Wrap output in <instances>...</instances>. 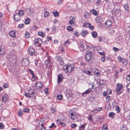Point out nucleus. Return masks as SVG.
I'll return each mask as SVG.
<instances>
[{
	"instance_id": "nucleus-1",
	"label": "nucleus",
	"mask_w": 130,
	"mask_h": 130,
	"mask_svg": "<svg viewBox=\"0 0 130 130\" xmlns=\"http://www.w3.org/2000/svg\"><path fill=\"white\" fill-rule=\"evenodd\" d=\"M74 66L73 64L67 65L63 68L64 70L66 72L70 73L74 70Z\"/></svg>"
},
{
	"instance_id": "nucleus-2",
	"label": "nucleus",
	"mask_w": 130,
	"mask_h": 130,
	"mask_svg": "<svg viewBox=\"0 0 130 130\" xmlns=\"http://www.w3.org/2000/svg\"><path fill=\"white\" fill-rule=\"evenodd\" d=\"M94 54V53L93 52L90 51H87L85 55L86 59L87 60H90L91 59V57Z\"/></svg>"
},
{
	"instance_id": "nucleus-3",
	"label": "nucleus",
	"mask_w": 130,
	"mask_h": 130,
	"mask_svg": "<svg viewBox=\"0 0 130 130\" xmlns=\"http://www.w3.org/2000/svg\"><path fill=\"white\" fill-rule=\"evenodd\" d=\"M25 11L28 15L33 17L34 15V11L32 8H26Z\"/></svg>"
},
{
	"instance_id": "nucleus-4",
	"label": "nucleus",
	"mask_w": 130,
	"mask_h": 130,
	"mask_svg": "<svg viewBox=\"0 0 130 130\" xmlns=\"http://www.w3.org/2000/svg\"><path fill=\"white\" fill-rule=\"evenodd\" d=\"M117 87L116 89V92L118 95L120 94L122 92V89L123 85L121 84H118Z\"/></svg>"
},
{
	"instance_id": "nucleus-5",
	"label": "nucleus",
	"mask_w": 130,
	"mask_h": 130,
	"mask_svg": "<svg viewBox=\"0 0 130 130\" xmlns=\"http://www.w3.org/2000/svg\"><path fill=\"white\" fill-rule=\"evenodd\" d=\"M29 63V60L27 58L24 59L21 62L23 66H27Z\"/></svg>"
},
{
	"instance_id": "nucleus-6",
	"label": "nucleus",
	"mask_w": 130,
	"mask_h": 130,
	"mask_svg": "<svg viewBox=\"0 0 130 130\" xmlns=\"http://www.w3.org/2000/svg\"><path fill=\"white\" fill-rule=\"evenodd\" d=\"M79 46L80 50L81 51H83L84 50L86 49L87 48L86 45L85 44H84L83 42H80L79 44Z\"/></svg>"
},
{
	"instance_id": "nucleus-7",
	"label": "nucleus",
	"mask_w": 130,
	"mask_h": 130,
	"mask_svg": "<svg viewBox=\"0 0 130 130\" xmlns=\"http://www.w3.org/2000/svg\"><path fill=\"white\" fill-rule=\"evenodd\" d=\"M70 20L69 21V24L72 26L74 25V22L75 21L74 18L72 16H71L70 17Z\"/></svg>"
},
{
	"instance_id": "nucleus-8",
	"label": "nucleus",
	"mask_w": 130,
	"mask_h": 130,
	"mask_svg": "<svg viewBox=\"0 0 130 130\" xmlns=\"http://www.w3.org/2000/svg\"><path fill=\"white\" fill-rule=\"evenodd\" d=\"M36 87L37 89H40L42 88L43 84L40 82H38L36 83L35 84Z\"/></svg>"
},
{
	"instance_id": "nucleus-9",
	"label": "nucleus",
	"mask_w": 130,
	"mask_h": 130,
	"mask_svg": "<svg viewBox=\"0 0 130 130\" xmlns=\"http://www.w3.org/2000/svg\"><path fill=\"white\" fill-rule=\"evenodd\" d=\"M63 77L62 74H59L58 75L57 77V83L58 84H59L62 81Z\"/></svg>"
},
{
	"instance_id": "nucleus-10",
	"label": "nucleus",
	"mask_w": 130,
	"mask_h": 130,
	"mask_svg": "<svg viewBox=\"0 0 130 130\" xmlns=\"http://www.w3.org/2000/svg\"><path fill=\"white\" fill-rule=\"evenodd\" d=\"M112 23L111 21L107 20L105 23V26L106 28L110 27Z\"/></svg>"
},
{
	"instance_id": "nucleus-11",
	"label": "nucleus",
	"mask_w": 130,
	"mask_h": 130,
	"mask_svg": "<svg viewBox=\"0 0 130 130\" xmlns=\"http://www.w3.org/2000/svg\"><path fill=\"white\" fill-rule=\"evenodd\" d=\"M42 43V40L40 39H37L35 41V45L36 46H40Z\"/></svg>"
},
{
	"instance_id": "nucleus-12",
	"label": "nucleus",
	"mask_w": 130,
	"mask_h": 130,
	"mask_svg": "<svg viewBox=\"0 0 130 130\" xmlns=\"http://www.w3.org/2000/svg\"><path fill=\"white\" fill-rule=\"evenodd\" d=\"M7 57L9 61H12L15 58V56L13 54H10L8 55Z\"/></svg>"
},
{
	"instance_id": "nucleus-13",
	"label": "nucleus",
	"mask_w": 130,
	"mask_h": 130,
	"mask_svg": "<svg viewBox=\"0 0 130 130\" xmlns=\"http://www.w3.org/2000/svg\"><path fill=\"white\" fill-rule=\"evenodd\" d=\"M28 51L30 54L31 56L33 55L35 53V51L34 49L31 47H29Z\"/></svg>"
},
{
	"instance_id": "nucleus-14",
	"label": "nucleus",
	"mask_w": 130,
	"mask_h": 130,
	"mask_svg": "<svg viewBox=\"0 0 130 130\" xmlns=\"http://www.w3.org/2000/svg\"><path fill=\"white\" fill-rule=\"evenodd\" d=\"M14 19L17 21H19L21 19V17L18 14L16 13L13 15Z\"/></svg>"
},
{
	"instance_id": "nucleus-15",
	"label": "nucleus",
	"mask_w": 130,
	"mask_h": 130,
	"mask_svg": "<svg viewBox=\"0 0 130 130\" xmlns=\"http://www.w3.org/2000/svg\"><path fill=\"white\" fill-rule=\"evenodd\" d=\"M8 96L7 95H4L2 97V100L4 102H5L8 100Z\"/></svg>"
},
{
	"instance_id": "nucleus-16",
	"label": "nucleus",
	"mask_w": 130,
	"mask_h": 130,
	"mask_svg": "<svg viewBox=\"0 0 130 130\" xmlns=\"http://www.w3.org/2000/svg\"><path fill=\"white\" fill-rule=\"evenodd\" d=\"M92 91L91 89H89L86 90L85 92L83 93L82 96H84V95L86 94V95Z\"/></svg>"
},
{
	"instance_id": "nucleus-17",
	"label": "nucleus",
	"mask_w": 130,
	"mask_h": 130,
	"mask_svg": "<svg viewBox=\"0 0 130 130\" xmlns=\"http://www.w3.org/2000/svg\"><path fill=\"white\" fill-rule=\"evenodd\" d=\"M10 36L12 37H15V31H11L9 33Z\"/></svg>"
},
{
	"instance_id": "nucleus-18",
	"label": "nucleus",
	"mask_w": 130,
	"mask_h": 130,
	"mask_svg": "<svg viewBox=\"0 0 130 130\" xmlns=\"http://www.w3.org/2000/svg\"><path fill=\"white\" fill-rule=\"evenodd\" d=\"M94 74L98 76H99L100 73V71L98 69H95L94 72Z\"/></svg>"
},
{
	"instance_id": "nucleus-19",
	"label": "nucleus",
	"mask_w": 130,
	"mask_h": 130,
	"mask_svg": "<svg viewBox=\"0 0 130 130\" xmlns=\"http://www.w3.org/2000/svg\"><path fill=\"white\" fill-rule=\"evenodd\" d=\"M115 13L116 15L120 16L121 14L120 10L118 9H116L115 11Z\"/></svg>"
},
{
	"instance_id": "nucleus-20",
	"label": "nucleus",
	"mask_w": 130,
	"mask_h": 130,
	"mask_svg": "<svg viewBox=\"0 0 130 130\" xmlns=\"http://www.w3.org/2000/svg\"><path fill=\"white\" fill-rule=\"evenodd\" d=\"M96 21L98 23L101 22L102 21L101 17L99 16H97L95 19Z\"/></svg>"
},
{
	"instance_id": "nucleus-21",
	"label": "nucleus",
	"mask_w": 130,
	"mask_h": 130,
	"mask_svg": "<svg viewBox=\"0 0 130 130\" xmlns=\"http://www.w3.org/2000/svg\"><path fill=\"white\" fill-rule=\"evenodd\" d=\"M87 34V31L86 30L82 31L81 32V35L84 37Z\"/></svg>"
},
{
	"instance_id": "nucleus-22",
	"label": "nucleus",
	"mask_w": 130,
	"mask_h": 130,
	"mask_svg": "<svg viewBox=\"0 0 130 130\" xmlns=\"http://www.w3.org/2000/svg\"><path fill=\"white\" fill-rule=\"evenodd\" d=\"M28 93L31 97L32 95H33L34 94V90L32 89H30L29 90L28 92Z\"/></svg>"
},
{
	"instance_id": "nucleus-23",
	"label": "nucleus",
	"mask_w": 130,
	"mask_h": 130,
	"mask_svg": "<svg viewBox=\"0 0 130 130\" xmlns=\"http://www.w3.org/2000/svg\"><path fill=\"white\" fill-rule=\"evenodd\" d=\"M69 114L70 115L71 118L73 120L75 119V118L74 117V112H72V111H70L69 112Z\"/></svg>"
},
{
	"instance_id": "nucleus-24",
	"label": "nucleus",
	"mask_w": 130,
	"mask_h": 130,
	"mask_svg": "<svg viewBox=\"0 0 130 130\" xmlns=\"http://www.w3.org/2000/svg\"><path fill=\"white\" fill-rule=\"evenodd\" d=\"M123 7L125 10H128L129 9V5L127 3L124 4L123 5Z\"/></svg>"
},
{
	"instance_id": "nucleus-25",
	"label": "nucleus",
	"mask_w": 130,
	"mask_h": 130,
	"mask_svg": "<svg viewBox=\"0 0 130 130\" xmlns=\"http://www.w3.org/2000/svg\"><path fill=\"white\" fill-rule=\"evenodd\" d=\"M24 11L22 10H20L19 11L18 13L17 14H18L21 17L24 14Z\"/></svg>"
},
{
	"instance_id": "nucleus-26",
	"label": "nucleus",
	"mask_w": 130,
	"mask_h": 130,
	"mask_svg": "<svg viewBox=\"0 0 130 130\" xmlns=\"http://www.w3.org/2000/svg\"><path fill=\"white\" fill-rule=\"evenodd\" d=\"M121 62L123 64L126 65L127 63V61L126 60L124 59L123 58L121 60Z\"/></svg>"
},
{
	"instance_id": "nucleus-27",
	"label": "nucleus",
	"mask_w": 130,
	"mask_h": 130,
	"mask_svg": "<svg viewBox=\"0 0 130 130\" xmlns=\"http://www.w3.org/2000/svg\"><path fill=\"white\" fill-rule=\"evenodd\" d=\"M38 35L41 36L42 37H43L45 35V34L43 33L42 31L38 32Z\"/></svg>"
},
{
	"instance_id": "nucleus-28",
	"label": "nucleus",
	"mask_w": 130,
	"mask_h": 130,
	"mask_svg": "<svg viewBox=\"0 0 130 130\" xmlns=\"http://www.w3.org/2000/svg\"><path fill=\"white\" fill-rule=\"evenodd\" d=\"M55 59L57 60L61 61V63H63V61L62 60V59L61 57L59 56H57L55 57Z\"/></svg>"
},
{
	"instance_id": "nucleus-29",
	"label": "nucleus",
	"mask_w": 130,
	"mask_h": 130,
	"mask_svg": "<svg viewBox=\"0 0 130 130\" xmlns=\"http://www.w3.org/2000/svg\"><path fill=\"white\" fill-rule=\"evenodd\" d=\"M92 35L93 37L96 38L98 34L96 32L93 31L92 33Z\"/></svg>"
},
{
	"instance_id": "nucleus-30",
	"label": "nucleus",
	"mask_w": 130,
	"mask_h": 130,
	"mask_svg": "<svg viewBox=\"0 0 130 130\" xmlns=\"http://www.w3.org/2000/svg\"><path fill=\"white\" fill-rule=\"evenodd\" d=\"M32 75V76L31 78L32 80V81H34L36 80L37 79V78L36 76L34 74Z\"/></svg>"
},
{
	"instance_id": "nucleus-31",
	"label": "nucleus",
	"mask_w": 130,
	"mask_h": 130,
	"mask_svg": "<svg viewBox=\"0 0 130 130\" xmlns=\"http://www.w3.org/2000/svg\"><path fill=\"white\" fill-rule=\"evenodd\" d=\"M67 29L69 31H72L73 30V28L70 26H68L67 27Z\"/></svg>"
},
{
	"instance_id": "nucleus-32",
	"label": "nucleus",
	"mask_w": 130,
	"mask_h": 130,
	"mask_svg": "<svg viewBox=\"0 0 130 130\" xmlns=\"http://www.w3.org/2000/svg\"><path fill=\"white\" fill-rule=\"evenodd\" d=\"M30 22V20L29 18H27L25 20V23L26 24H29Z\"/></svg>"
},
{
	"instance_id": "nucleus-33",
	"label": "nucleus",
	"mask_w": 130,
	"mask_h": 130,
	"mask_svg": "<svg viewBox=\"0 0 130 130\" xmlns=\"http://www.w3.org/2000/svg\"><path fill=\"white\" fill-rule=\"evenodd\" d=\"M57 98L58 100H61L62 99V96L61 94H58L57 96Z\"/></svg>"
},
{
	"instance_id": "nucleus-34",
	"label": "nucleus",
	"mask_w": 130,
	"mask_h": 130,
	"mask_svg": "<svg viewBox=\"0 0 130 130\" xmlns=\"http://www.w3.org/2000/svg\"><path fill=\"white\" fill-rule=\"evenodd\" d=\"M84 72L86 74H88L89 75H91V72L89 70H85L84 71Z\"/></svg>"
},
{
	"instance_id": "nucleus-35",
	"label": "nucleus",
	"mask_w": 130,
	"mask_h": 130,
	"mask_svg": "<svg viewBox=\"0 0 130 130\" xmlns=\"http://www.w3.org/2000/svg\"><path fill=\"white\" fill-rule=\"evenodd\" d=\"M90 23H85L83 24V26L84 27H88Z\"/></svg>"
},
{
	"instance_id": "nucleus-36",
	"label": "nucleus",
	"mask_w": 130,
	"mask_h": 130,
	"mask_svg": "<svg viewBox=\"0 0 130 130\" xmlns=\"http://www.w3.org/2000/svg\"><path fill=\"white\" fill-rule=\"evenodd\" d=\"M92 13L94 15H96L98 14L97 12L94 9H93L92 10Z\"/></svg>"
},
{
	"instance_id": "nucleus-37",
	"label": "nucleus",
	"mask_w": 130,
	"mask_h": 130,
	"mask_svg": "<svg viewBox=\"0 0 130 130\" xmlns=\"http://www.w3.org/2000/svg\"><path fill=\"white\" fill-rule=\"evenodd\" d=\"M70 43V42L68 41L67 40L64 42V45L65 46H67Z\"/></svg>"
},
{
	"instance_id": "nucleus-38",
	"label": "nucleus",
	"mask_w": 130,
	"mask_h": 130,
	"mask_svg": "<svg viewBox=\"0 0 130 130\" xmlns=\"http://www.w3.org/2000/svg\"><path fill=\"white\" fill-rule=\"evenodd\" d=\"M23 111L25 112H28L29 111L30 109L28 108H25L24 109Z\"/></svg>"
},
{
	"instance_id": "nucleus-39",
	"label": "nucleus",
	"mask_w": 130,
	"mask_h": 130,
	"mask_svg": "<svg viewBox=\"0 0 130 130\" xmlns=\"http://www.w3.org/2000/svg\"><path fill=\"white\" fill-rule=\"evenodd\" d=\"M88 120H89L90 121H91L92 122H93V120L92 119V118L91 117L90 115H89V116L88 117Z\"/></svg>"
},
{
	"instance_id": "nucleus-40",
	"label": "nucleus",
	"mask_w": 130,
	"mask_h": 130,
	"mask_svg": "<svg viewBox=\"0 0 130 130\" xmlns=\"http://www.w3.org/2000/svg\"><path fill=\"white\" fill-rule=\"evenodd\" d=\"M114 115V113L113 112H110L109 113V117L110 118L113 117V116Z\"/></svg>"
},
{
	"instance_id": "nucleus-41",
	"label": "nucleus",
	"mask_w": 130,
	"mask_h": 130,
	"mask_svg": "<svg viewBox=\"0 0 130 130\" xmlns=\"http://www.w3.org/2000/svg\"><path fill=\"white\" fill-rule=\"evenodd\" d=\"M116 110L117 111V112L118 113L120 112V110L119 106H116Z\"/></svg>"
},
{
	"instance_id": "nucleus-42",
	"label": "nucleus",
	"mask_w": 130,
	"mask_h": 130,
	"mask_svg": "<svg viewBox=\"0 0 130 130\" xmlns=\"http://www.w3.org/2000/svg\"><path fill=\"white\" fill-rule=\"evenodd\" d=\"M89 13L87 12L86 14H84V17L86 18H87L89 17Z\"/></svg>"
},
{
	"instance_id": "nucleus-43",
	"label": "nucleus",
	"mask_w": 130,
	"mask_h": 130,
	"mask_svg": "<svg viewBox=\"0 0 130 130\" xmlns=\"http://www.w3.org/2000/svg\"><path fill=\"white\" fill-rule=\"evenodd\" d=\"M23 113V112L21 110H20L18 111V115L20 116H21L22 115V114Z\"/></svg>"
},
{
	"instance_id": "nucleus-44",
	"label": "nucleus",
	"mask_w": 130,
	"mask_h": 130,
	"mask_svg": "<svg viewBox=\"0 0 130 130\" xmlns=\"http://www.w3.org/2000/svg\"><path fill=\"white\" fill-rule=\"evenodd\" d=\"M5 53V51L4 50H1V48H0V56L1 55H3Z\"/></svg>"
},
{
	"instance_id": "nucleus-45",
	"label": "nucleus",
	"mask_w": 130,
	"mask_h": 130,
	"mask_svg": "<svg viewBox=\"0 0 130 130\" xmlns=\"http://www.w3.org/2000/svg\"><path fill=\"white\" fill-rule=\"evenodd\" d=\"M49 14V13L48 12H45L44 13V17L45 18L47 17Z\"/></svg>"
},
{
	"instance_id": "nucleus-46",
	"label": "nucleus",
	"mask_w": 130,
	"mask_h": 130,
	"mask_svg": "<svg viewBox=\"0 0 130 130\" xmlns=\"http://www.w3.org/2000/svg\"><path fill=\"white\" fill-rule=\"evenodd\" d=\"M50 62V61L48 59L46 60L45 62V63L47 67L48 64Z\"/></svg>"
},
{
	"instance_id": "nucleus-47",
	"label": "nucleus",
	"mask_w": 130,
	"mask_h": 130,
	"mask_svg": "<svg viewBox=\"0 0 130 130\" xmlns=\"http://www.w3.org/2000/svg\"><path fill=\"white\" fill-rule=\"evenodd\" d=\"M24 95L26 96V97L28 98H30L31 97L30 96L29 94L28 93H25L24 94Z\"/></svg>"
},
{
	"instance_id": "nucleus-48",
	"label": "nucleus",
	"mask_w": 130,
	"mask_h": 130,
	"mask_svg": "<svg viewBox=\"0 0 130 130\" xmlns=\"http://www.w3.org/2000/svg\"><path fill=\"white\" fill-rule=\"evenodd\" d=\"M57 122V123L58 124H62L63 123V122L59 120H57L56 121Z\"/></svg>"
},
{
	"instance_id": "nucleus-49",
	"label": "nucleus",
	"mask_w": 130,
	"mask_h": 130,
	"mask_svg": "<svg viewBox=\"0 0 130 130\" xmlns=\"http://www.w3.org/2000/svg\"><path fill=\"white\" fill-rule=\"evenodd\" d=\"M89 27L90 29L92 30H93L94 29V27L93 26L91 25V24H90V25H89Z\"/></svg>"
},
{
	"instance_id": "nucleus-50",
	"label": "nucleus",
	"mask_w": 130,
	"mask_h": 130,
	"mask_svg": "<svg viewBox=\"0 0 130 130\" xmlns=\"http://www.w3.org/2000/svg\"><path fill=\"white\" fill-rule=\"evenodd\" d=\"M53 127H56V125L54 123H52L51 125L49 126V128H51Z\"/></svg>"
},
{
	"instance_id": "nucleus-51",
	"label": "nucleus",
	"mask_w": 130,
	"mask_h": 130,
	"mask_svg": "<svg viewBox=\"0 0 130 130\" xmlns=\"http://www.w3.org/2000/svg\"><path fill=\"white\" fill-rule=\"evenodd\" d=\"M24 26V24H19L18 26V27L20 28H21L22 27H23Z\"/></svg>"
},
{
	"instance_id": "nucleus-52",
	"label": "nucleus",
	"mask_w": 130,
	"mask_h": 130,
	"mask_svg": "<svg viewBox=\"0 0 130 130\" xmlns=\"http://www.w3.org/2000/svg\"><path fill=\"white\" fill-rule=\"evenodd\" d=\"M4 124L3 123H0V128L3 129L4 128V126L3 125Z\"/></svg>"
},
{
	"instance_id": "nucleus-53",
	"label": "nucleus",
	"mask_w": 130,
	"mask_h": 130,
	"mask_svg": "<svg viewBox=\"0 0 130 130\" xmlns=\"http://www.w3.org/2000/svg\"><path fill=\"white\" fill-rule=\"evenodd\" d=\"M51 110L52 111V112L53 113H55L56 112V111L55 109L54 108H51Z\"/></svg>"
},
{
	"instance_id": "nucleus-54",
	"label": "nucleus",
	"mask_w": 130,
	"mask_h": 130,
	"mask_svg": "<svg viewBox=\"0 0 130 130\" xmlns=\"http://www.w3.org/2000/svg\"><path fill=\"white\" fill-rule=\"evenodd\" d=\"M74 34L76 36H79L78 32L77 31H75L74 32Z\"/></svg>"
},
{
	"instance_id": "nucleus-55",
	"label": "nucleus",
	"mask_w": 130,
	"mask_h": 130,
	"mask_svg": "<svg viewBox=\"0 0 130 130\" xmlns=\"http://www.w3.org/2000/svg\"><path fill=\"white\" fill-rule=\"evenodd\" d=\"M44 91L46 94L48 93V89L46 88L44 90Z\"/></svg>"
},
{
	"instance_id": "nucleus-56",
	"label": "nucleus",
	"mask_w": 130,
	"mask_h": 130,
	"mask_svg": "<svg viewBox=\"0 0 130 130\" xmlns=\"http://www.w3.org/2000/svg\"><path fill=\"white\" fill-rule=\"evenodd\" d=\"M40 129L41 130L42 129L44 128L45 127L43 125V124H41V125L40 126Z\"/></svg>"
},
{
	"instance_id": "nucleus-57",
	"label": "nucleus",
	"mask_w": 130,
	"mask_h": 130,
	"mask_svg": "<svg viewBox=\"0 0 130 130\" xmlns=\"http://www.w3.org/2000/svg\"><path fill=\"white\" fill-rule=\"evenodd\" d=\"M121 130H127V128L126 126H123L121 128Z\"/></svg>"
},
{
	"instance_id": "nucleus-58",
	"label": "nucleus",
	"mask_w": 130,
	"mask_h": 130,
	"mask_svg": "<svg viewBox=\"0 0 130 130\" xmlns=\"http://www.w3.org/2000/svg\"><path fill=\"white\" fill-rule=\"evenodd\" d=\"M53 13L54 16L57 17L58 16V12L57 11L55 12H54Z\"/></svg>"
},
{
	"instance_id": "nucleus-59",
	"label": "nucleus",
	"mask_w": 130,
	"mask_h": 130,
	"mask_svg": "<svg viewBox=\"0 0 130 130\" xmlns=\"http://www.w3.org/2000/svg\"><path fill=\"white\" fill-rule=\"evenodd\" d=\"M97 1L96 2V4L98 5H99L101 4V2L100 0H97Z\"/></svg>"
},
{
	"instance_id": "nucleus-60",
	"label": "nucleus",
	"mask_w": 130,
	"mask_h": 130,
	"mask_svg": "<svg viewBox=\"0 0 130 130\" xmlns=\"http://www.w3.org/2000/svg\"><path fill=\"white\" fill-rule=\"evenodd\" d=\"M117 103L116 102L114 101L113 102H112V105L114 107L115 105Z\"/></svg>"
},
{
	"instance_id": "nucleus-61",
	"label": "nucleus",
	"mask_w": 130,
	"mask_h": 130,
	"mask_svg": "<svg viewBox=\"0 0 130 130\" xmlns=\"http://www.w3.org/2000/svg\"><path fill=\"white\" fill-rule=\"evenodd\" d=\"M77 126L76 124H73L71 125V127L73 128H74Z\"/></svg>"
},
{
	"instance_id": "nucleus-62",
	"label": "nucleus",
	"mask_w": 130,
	"mask_h": 130,
	"mask_svg": "<svg viewBox=\"0 0 130 130\" xmlns=\"http://www.w3.org/2000/svg\"><path fill=\"white\" fill-rule=\"evenodd\" d=\"M123 58H121L120 56H119L118 57V59L119 61L121 62Z\"/></svg>"
},
{
	"instance_id": "nucleus-63",
	"label": "nucleus",
	"mask_w": 130,
	"mask_h": 130,
	"mask_svg": "<svg viewBox=\"0 0 130 130\" xmlns=\"http://www.w3.org/2000/svg\"><path fill=\"white\" fill-rule=\"evenodd\" d=\"M126 79L128 81L130 80V75H129L127 76Z\"/></svg>"
},
{
	"instance_id": "nucleus-64",
	"label": "nucleus",
	"mask_w": 130,
	"mask_h": 130,
	"mask_svg": "<svg viewBox=\"0 0 130 130\" xmlns=\"http://www.w3.org/2000/svg\"><path fill=\"white\" fill-rule=\"evenodd\" d=\"M102 130H107V127H103Z\"/></svg>"
}]
</instances>
